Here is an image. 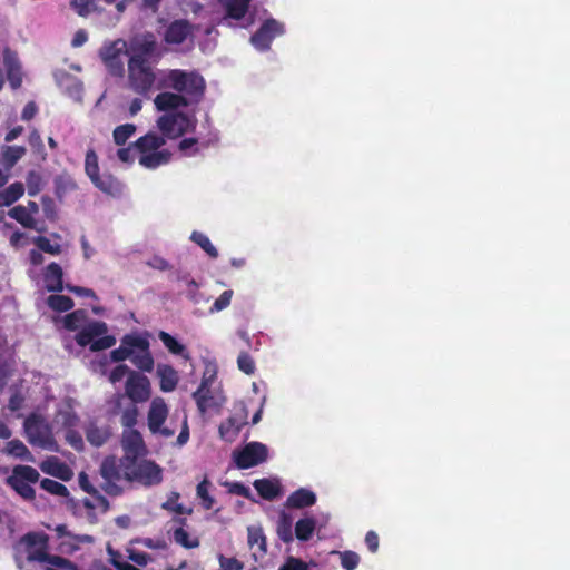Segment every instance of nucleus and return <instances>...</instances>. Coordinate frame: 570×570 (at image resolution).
I'll use <instances>...</instances> for the list:
<instances>
[{
    "label": "nucleus",
    "mask_w": 570,
    "mask_h": 570,
    "mask_svg": "<svg viewBox=\"0 0 570 570\" xmlns=\"http://www.w3.org/2000/svg\"><path fill=\"white\" fill-rule=\"evenodd\" d=\"M163 78L164 88L174 89L176 92L164 91L155 97L154 104L159 111L177 110L198 104L204 96L205 80L196 71L170 69L166 70Z\"/></svg>",
    "instance_id": "obj_1"
},
{
    "label": "nucleus",
    "mask_w": 570,
    "mask_h": 570,
    "mask_svg": "<svg viewBox=\"0 0 570 570\" xmlns=\"http://www.w3.org/2000/svg\"><path fill=\"white\" fill-rule=\"evenodd\" d=\"M147 426L153 435L165 440L174 436L179 428L180 431L175 442L178 448L184 446L189 440L187 415L177 411L170 415L168 404L160 396L154 397L149 404Z\"/></svg>",
    "instance_id": "obj_2"
},
{
    "label": "nucleus",
    "mask_w": 570,
    "mask_h": 570,
    "mask_svg": "<svg viewBox=\"0 0 570 570\" xmlns=\"http://www.w3.org/2000/svg\"><path fill=\"white\" fill-rule=\"evenodd\" d=\"M86 312L77 309L63 317V326L68 330H80L76 335V342L80 346L90 345L94 352L104 351L116 344V338L107 335V325L100 321L86 323Z\"/></svg>",
    "instance_id": "obj_3"
},
{
    "label": "nucleus",
    "mask_w": 570,
    "mask_h": 570,
    "mask_svg": "<svg viewBox=\"0 0 570 570\" xmlns=\"http://www.w3.org/2000/svg\"><path fill=\"white\" fill-rule=\"evenodd\" d=\"M166 70H155L140 53H132L128 61V86L142 97L164 88Z\"/></svg>",
    "instance_id": "obj_4"
},
{
    "label": "nucleus",
    "mask_w": 570,
    "mask_h": 570,
    "mask_svg": "<svg viewBox=\"0 0 570 570\" xmlns=\"http://www.w3.org/2000/svg\"><path fill=\"white\" fill-rule=\"evenodd\" d=\"M16 562L19 568L26 561L45 562L52 554L48 551V535L43 532H30L23 535L14 547Z\"/></svg>",
    "instance_id": "obj_5"
},
{
    "label": "nucleus",
    "mask_w": 570,
    "mask_h": 570,
    "mask_svg": "<svg viewBox=\"0 0 570 570\" xmlns=\"http://www.w3.org/2000/svg\"><path fill=\"white\" fill-rule=\"evenodd\" d=\"M193 399L202 414L223 405L225 397L220 387L216 385V371L214 368L206 367L199 387L193 393Z\"/></svg>",
    "instance_id": "obj_6"
},
{
    "label": "nucleus",
    "mask_w": 570,
    "mask_h": 570,
    "mask_svg": "<svg viewBox=\"0 0 570 570\" xmlns=\"http://www.w3.org/2000/svg\"><path fill=\"white\" fill-rule=\"evenodd\" d=\"M252 0H218L224 11L223 22L228 27L247 29L255 23L256 9Z\"/></svg>",
    "instance_id": "obj_7"
},
{
    "label": "nucleus",
    "mask_w": 570,
    "mask_h": 570,
    "mask_svg": "<svg viewBox=\"0 0 570 570\" xmlns=\"http://www.w3.org/2000/svg\"><path fill=\"white\" fill-rule=\"evenodd\" d=\"M124 478L127 482L155 487L163 481V469L151 460H135L124 464Z\"/></svg>",
    "instance_id": "obj_8"
},
{
    "label": "nucleus",
    "mask_w": 570,
    "mask_h": 570,
    "mask_svg": "<svg viewBox=\"0 0 570 570\" xmlns=\"http://www.w3.org/2000/svg\"><path fill=\"white\" fill-rule=\"evenodd\" d=\"M23 428L29 443L33 446L49 451L58 450L52 429L42 415L31 414L26 419Z\"/></svg>",
    "instance_id": "obj_9"
},
{
    "label": "nucleus",
    "mask_w": 570,
    "mask_h": 570,
    "mask_svg": "<svg viewBox=\"0 0 570 570\" xmlns=\"http://www.w3.org/2000/svg\"><path fill=\"white\" fill-rule=\"evenodd\" d=\"M258 29L250 36V45L259 52L271 49L275 38L285 35V23L271 17L267 10H263Z\"/></svg>",
    "instance_id": "obj_10"
},
{
    "label": "nucleus",
    "mask_w": 570,
    "mask_h": 570,
    "mask_svg": "<svg viewBox=\"0 0 570 570\" xmlns=\"http://www.w3.org/2000/svg\"><path fill=\"white\" fill-rule=\"evenodd\" d=\"M269 449L266 444L252 441L242 449L233 451V461L238 469H250L268 460Z\"/></svg>",
    "instance_id": "obj_11"
},
{
    "label": "nucleus",
    "mask_w": 570,
    "mask_h": 570,
    "mask_svg": "<svg viewBox=\"0 0 570 570\" xmlns=\"http://www.w3.org/2000/svg\"><path fill=\"white\" fill-rule=\"evenodd\" d=\"M39 472L29 465H17L8 478V484L23 499L33 500L35 490L31 483L39 480Z\"/></svg>",
    "instance_id": "obj_12"
},
{
    "label": "nucleus",
    "mask_w": 570,
    "mask_h": 570,
    "mask_svg": "<svg viewBox=\"0 0 570 570\" xmlns=\"http://www.w3.org/2000/svg\"><path fill=\"white\" fill-rule=\"evenodd\" d=\"M194 126V119L181 112L166 114L157 120V127L167 138H177Z\"/></svg>",
    "instance_id": "obj_13"
},
{
    "label": "nucleus",
    "mask_w": 570,
    "mask_h": 570,
    "mask_svg": "<svg viewBox=\"0 0 570 570\" xmlns=\"http://www.w3.org/2000/svg\"><path fill=\"white\" fill-rule=\"evenodd\" d=\"M126 343L135 346L130 356L131 363L144 372H151L154 368V358L149 352V342L141 335H126Z\"/></svg>",
    "instance_id": "obj_14"
},
{
    "label": "nucleus",
    "mask_w": 570,
    "mask_h": 570,
    "mask_svg": "<svg viewBox=\"0 0 570 570\" xmlns=\"http://www.w3.org/2000/svg\"><path fill=\"white\" fill-rule=\"evenodd\" d=\"M100 473L105 480V491L117 495L121 491L120 482L125 481L122 459L120 463L115 458H106L100 466Z\"/></svg>",
    "instance_id": "obj_15"
},
{
    "label": "nucleus",
    "mask_w": 570,
    "mask_h": 570,
    "mask_svg": "<svg viewBox=\"0 0 570 570\" xmlns=\"http://www.w3.org/2000/svg\"><path fill=\"white\" fill-rule=\"evenodd\" d=\"M56 532L59 538L58 549L62 554H73L85 546H91L95 541L94 537L73 533L63 524L57 525Z\"/></svg>",
    "instance_id": "obj_16"
},
{
    "label": "nucleus",
    "mask_w": 570,
    "mask_h": 570,
    "mask_svg": "<svg viewBox=\"0 0 570 570\" xmlns=\"http://www.w3.org/2000/svg\"><path fill=\"white\" fill-rule=\"evenodd\" d=\"M3 68L11 88L18 89L22 82L21 65L17 53L8 48L3 50L2 61L0 60V89L4 83Z\"/></svg>",
    "instance_id": "obj_17"
},
{
    "label": "nucleus",
    "mask_w": 570,
    "mask_h": 570,
    "mask_svg": "<svg viewBox=\"0 0 570 570\" xmlns=\"http://www.w3.org/2000/svg\"><path fill=\"white\" fill-rule=\"evenodd\" d=\"M126 50L127 42L122 39L107 42L101 47L99 56L114 75L122 72L124 66L121 62V55Z\"/></svg>",
    "instance_id": "obj_18"
},
{
    "label": "nucleus",
    "mask_w": 570,
    "mask_h": 570,
    "mask_svg": "<svg viewBox=\"0 0 570 570\" xmlns=\"http://www.w3.org/2000/svg\"><path fill=\"white\" fill-rule=\"evenodd\" d=\"M121 445L125 452L122 464L137 460L146 453V445L141 434L135 429H125Z\"/></svg>",
    "instance_id": "obj_19"
},
{
    "label": "nucleus",
    "mask_w": 570,
    "mask_h": 570,
    "mask_svg": "<svg viewBox=\"0 0 570 570\" xmlns=\"http://www.w3.org/2000/svg\"><path fill=\"white\" fill-rule=\"evenodd\" d=\"M125 390L126 395L134 403L146 402L151 394L150 382L148 377L137 372H130L126 381Z\"/></svg>",
    "instance_id": "obj_20"
},
{
    "label": "nucleus",
    "mask_w": 570,
    "mask_h": 570,
    "mask_svg": "<svg viewBox=\"0 0 570 570\" xmlns=\"http://www.w3.org/2000/svg\"><path fill=\"white\" fill-rule=\"evenodd\" d=\"M247 410L244 403L239 404V413H235L219 425V435L226 442L237 439L242 428L247 423Z\"/></svg>",
    "instance_id": "obj_21"
},
{
    "label": "nucleus",
    "mask_w": 570,
    "mask_h": 570,
    "mask_svg": "<svg viewBox=\"0 0 570 570\" xmlns=\"http://www.w3.org/2000/svg\"><path fill=\"white\" fill-rule=\"evenodd\" d=\"M55 79L60 89L75 101H81L83 87L81 81L66 71L55 72Z\"/></svg>",
    "instance_id": "obj_22"
},
{
    "label": "nucleus",
    "mask_w": 570,
    "mask_h": 570,
    "mask_svg": "<svg viewBox=\"0 0 570 570\" xmlns=\"http://www.w3.org/2000/svg\"><path fill=\"white\" fill-rule=\"evenodd\" d=\"M194 27L187 20L173 21L165 31V41L169 45H180L193 36Z\"/></svg>",
    "instance_id": "obj_23"
},
{
    "label": "nucleus",
    "mask_w": 570,
    "mask_h": 570,
    "mask_svg": "<svg viewBox=\"0 0 570 570\" xmlns=\"http://www.w3.org/2000/svg\"><path fill=\"white\" fill-rule=\"evenodd\" d=\"M79 485L85 492L91 494L92 497L91 499L83 500V503L88 509H100L102 511L107 510V499L99 494L98 490L94 488V485L90 483L89 476L85 472L79 474Z\"/></svg>",
    "instance_id": "obj_24"
},
{
    "label": "nucleus",
    "mask_w": 570,
    "mask_h": 570,
    "mask_svg": "<svg viewBox=\"0 0 570 570\" xmlns=\"http://www.w3.org/2000/svg\"><path fill=\"white\" fill-rule=\"evenodd\" d=\"M317 501L316 493L308 488H299L291 493L285 502L289 509H305L313 507Z\"/></svg>",
    "instance_id": "obj_25"
},
{
    "label": "nucleus",
    "mask_w": 570,
    "mask_h": 570,
    "mask_svg": "<svg viewBox=\"0 0 570 570\" xmlns=\"http://www.w3.org/2000/svg\"><path fill=\"white\" fill-rule=\"evenodd\" d=\"M163 392H173L178 384V372L168 364H158L156 370Z\"/></svg>",
    "instance_id": "obj_26"
},
{
    "label": "nucleus",
    "mask_w": 570,
    "mask_h": 570,
    "mask_svg": "<svg viewBox=\"0 0 570 570\" xmlns=\"http://www.w3.org/2000/svg\"><path fill=\"white\" fill-rule=\"evenodd\" d=\"M171 153L167 149L140 154L139 164L147 169H156L170 161Z\"/></svg>",
    "instance_id": "obj_27"
},
{
    "label": "nucleus",
    "mask_w": 570,
    "mask_h": 570,
    "mask_svg": "<svg viewBox=\"0 0 570 570\" xmlns=\"http://www.w3.org/2000/svg\"><path fill=\"white\" fill-rule=\"evenodd\" d=\"M40 469L43 473L59 478L61 480H69L71 471L67 464L61 462L56 456H50L40 463Z\"/></svg>",
    "instance_id": "obj_28"
},
{
    "label": "nucleus",
    "mask_w": 570,
    "mask_h": 570,
    "mask_svg": "<svg viewBox=\"0 0 570 570\" xmlns=\"http://www.w3.org/2000/svg\"><path fill=\"white\" fill-rule=\"evenodd\" d=\"M2 452L8 456L19 459L21 461L31 462V463L36 462L35 456L29 451V449L26 446V444L18 439L8 441L2 449Z\"/></svg>",
    "instance_id": "obj_29"
},
{
    "label": "nucleus",
    "mask_w": 570,
    "mask_h": 570,
    "mask_svg": "<svg viewBox=\"0 0 570 570\" xmlns=\"http://www.w3.org/2000/svg\"><path fill=\"white\" fill-rule=\"evenodd\" d=\"M317 522L314 514H305L295 523V538L304 542L311 540L317 529Z\"/></svg>",
    "instance_id": "obj_30"
},
{
    "label": "nucleus",
    "mask_w": 570,
    "mask_h": 570,
    "mask_svg": "<svg viewBox=\"0 0 570 570\" xmlns=\"http://www.w3.org/2000/svg\"><path fill=\"white\" fill-rule=\"evenodd\" d=\"M92 184L102 193L119 196L124 190L122 184L109 174L99 175L92 180Z\"/></svg>",
    "instance_id": "obj_31"
},
{
    "label": "nucleus",
    "mask_w": 570,
    "mask_h": 570,
    "mask_svg": "<svg viewBox=\"0 0 570 570\" xmlns=\"http://www.w3.org/2000/svg\"><path fill=\"white\" fill-rule=\"evenodd\" d=\"M43 281L46 287L50 292H60L63 289L62 284V268L57 263H51L47 266Z\"/></svg>",
    "instance_id": "obj_32"
},
{
    "label": "nucleus",
    "mask_w": 570,
    "mask_h": 570,
    "mask_svg": "<svg viewBox=\"0 0 570 570\" xmlns=\"http://www.w3.org/2000/svg\"><path fill=\"white\" fill-rule=\"evenodd\" d=\"M254 488L265 500H274L281 494V483L277 479L255 480Z\"/></svg>",
    "instance_id": "obj_33"
},
{
    "label": "nucleus",
    "mask_w": 570,
    "mask_h": 570,
    "mask_svg": "<svg viewBox=\"0 0 570 570\" xmlns=\"http://www.w3.org/2000/svg\"><path fill=\"white\" fill-rule=\"evenodd\" d=\"M156 46V38L149 32L137 36L132 41L134 53H140L146 59L154 53Z\"/></svg>",
    "instance_id": "obj_34"
},
{
    "label": "nucleus",
    "mask_w": 570,
    "mask_h": 570,
    "mask_svg": "<svg viewBox=\"0 0 570 570\" xmlns=\"http://www.w3.org/2000/svg\"><path fill=\"white\" fill-rule=\"evenodd\" d=\"M248 546L254 549V557L257 559L266 552V539L261 528L248 527Z\"/></svg>",
    "instance_id": "obj_35"
},
{
    "label": "nucleus",
    "mask_w": 570,
    "mask_h": 570,
    "mask_svg": "<svg viewBox=\"0 0 570 570\" xmlns=\"http://www.w3.org/2000/svg\"><path fill=\"white\" fill-rule=\"evenodd\" d=\"M276 533L278 538L285 542H293L295 538V529L293 530V520L287 513H281L276 522Z\"/></svg>",
    "instance_id": "obj_36"
},
{
    "label": "nucleus",
    "mask_w": 570,
    "mask_h": 570,
    "mask_svg": "<svg viewBox=\"0 0 570 570\" xmlns=\"http://www.w3.org/2000/svg\"><path fill=\"white\" fill-rule=\"evenodd\" d=\"M9 216L19 222L23 227L40 232L38 219L31 215L22 205H18L9 210Z\"/></svg>",
    "instance_id": "obj_37"
},
{
    "label": "nucleus",
    "mask_w": 570,
    "mask_h": 570,
    "mask_svg": "<svg viewBox=\"0 0 570 570\" xmlns=\"http://www.w3.org/2000/svg\"><path fill=\"white\" fill-rule=\"evenodd\" d=\"M165 145V139L155 132H148L136 141V147L140 154L154 150H160Z\"/></svg>",
    "instance_id": "obj_38"
},
{
    "label": "nucleus",
    "mask_w": 570,
    "mask_h": 570,
    "mask_svg": "<svg viewBox=\"0 0 570 570\" xmlns=\"http://www.w3.org/2000/svg\"><path fill=\"white\" fill-rule=\"evenodd\" d=\"M158 337L171 354L179 355L185 360L189 358V354L187 352L186 346L178 342L173 335H170L167 332L160 331L158 333Z\"/></svg>",
    "instance_id": "obj_39"
},
{
    "label": "nucleus",
    "mask_w": 570,
    "mask_h": 570,
    "mask_svg": "<svg viewBox=\"0 0 570 570\" xmlns=\"http://www.w3.org/2000/svg\"><path fill=\"white\" fill-rule=\"evenodd\" d=\"M189 239L195 243L197 246H199L210 258H217L218 257V250L217 248L212 244L208 236L202 232L194 230Z\"/></svg>",
    "instance_id": "obj_40"
},
{
    "label": "nucleus",
    "mask_w": 570,
    "mask_h": 570,
    "mask_svg": "<svg viewBox=\"0 0 570 570\" xmlns=\"http://www.w3.org/2000/svg\"><path fill=\"white\" fill-rule=\"evenodd\" d=\"M23 191L24 187L21 183L11 184L0 191V206H10L23 195Z\"/></svg>",
    "instance_id": "obj_41"
},
{
    "label": "nucleus",
    "mask_w": 570,
    "mask_h": 570,
    "mask_svg": "<svg viewBox=\"0 0 570 570\" xmlns=\"http://www.w3.org/2000/svg\"><path fill=\"white\" fill-rule=\"evenodd\" d=\"M210 488L212 483L206 478L199 482L196 488V494L200 499L203 508L206 510L213 509L215 504V499L209 494Z\"/></svg>",
    "instance_id": "obj_42"
},
{
    "label": "nucleus",
    "mask_w": 570,
    "mask_h": 570,
    "mask_svg": "<svg viewBox=\"0 0 570 570\" xmlns=\"http://www.w3.org/2000/svg\"><path fill=\"white\" fill-rule=\"evenodd\" d=\"M179 281L183 282L186 286L185 293L187 298L190 299L194 304L200 303L203 295L198 292V283L187 274L179 276Z\"/></svg>",
    "instance_id": "obj_43"
},
{
    "label": "nucleus",
    "mask_w": 570,
    "mask_h": 570,
    "mask_svg": "<svg viewBox=\"0 0 570 570\" xmlns=\"http://www.w3.org/2000/svg\"><path fill=\"white\" fill-rule=\"evenodd\" d=\"M135 132L136 126L132 124L117 126L112 132L114 141L116 145L122 146L135 135Z\"/></svg>",
    "instance_id": "obj_44"
},
{
    "label": "nucleus",
    "mask_w": 570,
    "mask_h": 570,
    "mask_svg": "<svg viewBox=\"0 0 570 570\" xmlns=\"http://www.w3.org/2000/svg\"><path fill=\"white\" fill-rule=\"evenodd\" d=\"M174 540L178 544L188 549L196 548L199 546L198 538L190 535L183 527L177 528L174 531Z\"/></svg>",
    "instance_id": "obj_45"
},
{
    "label": "nucleus",
    "mask_w": 570,
    "mask_h": 570,
    "mask_svg": "<svg viewBox=\"0 0 570 570\" xmlns=\"http://www.w3.org/2000/svg\"><path fill=\"white\" fill-rule=\"evenodd\" d=\"M26 154V148L22 146H7L2 153L3 160L10 169L19 159Z\"/></svg>",
    "instance_id": "obj_46"
},
{
    "label": "nucleus",
    "mask_w": 570,
    "mask_h": 570,
    "mask_svg": "<svg viewBox=\"0 0 570 570\" xmlns=\"http://www.w3.org/2000/svg\"><path fill=\"white\" fill-rule=\"evenodd\" d=\"M47 303L50 308L58 312L69 311L73 306L72 299L63 295H50Z\"/></svg>",
    "instance_id": "obj_47"
},
{
    "label": "nucleus",
    "mask_w": 570,
    "mask_h": 570,
    "mask_svg": "<svg viewBox=\"0 0 570 570\" xmlns=\"http://www.w3.org/2000/svg\"><path fill=\"white\" fill-rule=\"evenodd\" d=\"M41 489L47 491L48 493H51L53 495L67 498L69 495V491L67 487H65L62 483L55 481L52 479H43L40 482Z\"/></svg>",
    "instance_id": "obj_48"
},
{
    "label": "nucleus",
    "mask_w": 570,
    "mask_h": 570,
    "mask_svg": "<svg viewBox=\"0 0 570 570\" xmlns=\"http://www.w3.org/2000/svg\"><path fill=\"white\" fill-rule=\"evenodd\" d=\"M56 424H60L67 430L72 429L77 422L78 417L71 411V409H60L55 419Z\"/></svg>",
    "instance_id": "obj_49"
},
{
    "label": "nucleus",
    "mask_w": 570,
    "mask_h": 570,
    "mask_svg": "<svg viewBox=\"0 0 570 570\" xmlns=\"http://www.w3.org/2000/svg\"><path fill=\"white\" fill-rule=\"evenodd\" d=\"M233 296L234 292L232 289L224 291L210 306L209 314H215L226 309L230 305Z\"/></svg>",
    "instance_id": "obj_50"
},
{
    "label": "nucleus",
    "mask_w": 570,
    "mask_h": 570,
    "mask_svg": "<svg viewBox=\"0 0 570 570\" xmlns=\"http://www.w3.org/2000/svg\"><path fill=\"white\" fill-rule=\"evenodd\" d=\"M47 564L46 570H78L76 564L60 556H51Z\"/></svg>",
    "instance_id": "obj_51"
},
{
    "label": "nucleus",
    "mask_w": 570,
    "mask_h": 570,
    "mask_svg": "<svg viewBox=\"0 0 570 570\" xmlns=\"http://www.w3.org/2000/svg\"><path fill=\"white\" fill-rule=\"evenodd\" d=\"M85 168L90 180H95L99 176L98 157L94 150H88L86 154Z\"/></svg>",
    "instance_id": "obj_52"
},
{
    "label": "nucleus",
    "mask_w": 570,
    "mask_h": 570,
    "mask_svg": "<svg viewBox=\"0 0 570 570\" xmlns=\"http://www.w3.org/2000/svg\"><path fill=\"white\" fill-rule=\"evenodd\" d=\"M132 348H135V346L127 344L126 336H124V338L121 340L120 346L118 348L111 351V353H110L111 361L112 362H121L127 358L130 360V356L132 354Z\"/></svg>",
    "instance_id": "obj_53"
},
{
    "label": "nucleus",
    "mask_w": 570,
    "mask_h": 570,
    "mask_svg": "<svg viewBox=\"0 0 570 570\" xmlns=\"http://www.w3.org/2000/svg\"><path fill=\"white\" fill-rule=\"evenodd\" d=\"M33 243L37 245L38 249L51 255H57L61 250V246L58 243H51L50 239L43 236L36 237Z\"/></svg>",
    "instance_id": "obj_54"
},
{
    "label": "nucleus",
    "mask_w": 570,
    "mask_h": 570,
    "mask_svg": "<svg viewBox=\"0 0 570 570\" xmlns=\"http://www.w3.org/2000/svg\"><path fill=\"white\" fill-rule=\"evenodd\" d=\"M71 9L80 17H87L94 10L95 0H70Z\"/></svg>",
    "instance_id": "obj_55"
},
{
    "label": "nucleus",
    "mask_w": 570,
    "mask_h": 570,
    "mask_svg": "<svg viewBox=\"0 0 570 570\" xmlns=\"http://www.w3.org/2000/svg\"><path fill=\"white\" fill-rule=\"evenodd\" d=\"M341 559V566L345 570H355L360 563V557L354 551L337 552Z\"/></svg>",
    "instance_id": "obj_56"
},
{
    "label": "nucleus",
    "mask_w": 570,
    "mask_h": 570,
    "mask_svg": "<svg viewBox=\"0 0 570 570\" xmlns=\"http://www.w3.org/2000/svg\"><path fill=\"white\" fill-rule=\"evenodd\" d=\"M107 436L108 434L105 430L98 429L96 426H90L87 430V439L95 446H100L104 444L107 440Z\"/></svg>",
    "instance_id": "obj_57"
},
{
    "label": "nucleus",
    "mask_w": 570,
    "mask_h": 570,
    "mask_svg": "<svg viewBox=\"0 0 570 570\" xmlns=\"http://www.w3.org/2000/svg\"><path fill=\"white\" fill-rule=\"evenodd\" d=\"M179 493L170 492L167 500L161 504V508L168 511H174L178 514L185 513L183 504L178 503Z\"/></svg>",
    "instance_id": "obj_58"
},
{
    "label": "nucleus",
    "mask_w": 570,
    "mask_h": 570,
    "mask_svg": "<svg viewBox=\"0 0 570 570\" xmlns=\"http://www.w3.org/2000/svg\"><path fill=\"white\" fill-rule=\"evenodd\" d=\"M278 570H309V564L299 558L289 556L286 558L284 564Z\"/></svg>",
    "instance_id": "obj_59"
},
{
    "label": "nucleus",
    "mask_w": 570,
    "mask_h": 570,
    "mask_svg": "<svg viewBox=\"0 0 570 570\" xmlns=\"http://www.w3.org/2000/svg\"><path fill=\"white\" fill-rule=\"evenodd\" d=\"M238 368L245 374H253L255 372V363L248 353H240L237 358Z\"/></svg>",
    "instance_id": "obj_60"
},
{
    "label": "nucleus",
    "mask_w": 570,
    "mask_h": 570,
    "mask_svg": "<svg viewBox=\"0 0 570 570\" xmlns=\"http://www.w3.org/2000/svg\"><path fill=\"white\" fill-rule=\"evenodd\" d=\"M138 151L136 147V142L128 147H122L117 150L118 159L124 164H132L136 158V153Z\"/></svg>",
    "instance_id": "obj_61"
},
{
    "label": "nucleus",
    "mask_w": 570,
    "mask_h": 570,
    "mask_svg": "<svg viewBox=\"0 0 570 570\" xmlns=\"http://www.w3.org/2000/svg\"><path fill=\"white\" fill-rule=\"evenodd\" d=\"M138 410L136 405L126 409L121 414V423L126 429H132L137 423Z\"/></svg>",
    "instance_id": "obj_62"
},
{
    "label": "nucleus",
    "mask_w": 570,
    "mask_h": 570,
    "mask_svg": "<svg viewBox=\"0 0 570 570\" xmlns=\"http://www.w3.org/2000/svg\"><path fill=\"white\" fill-rule=\"evenodd\" d=\"M219 570H243L244 563L236 558H227L223 554L218 556Z\"/></svg>",
    "instance_id": "obj_63"
},
{
    "label": "nucleus",
    "mask_w": 570,
    "mask_h": 570,
    "mask_svg": "<svg viewBox=\"0 0 570 570\" xmlns=\"http://www.w3.org/2000/svg\"><path fill=\"white\" fill-rule=\"evenodd\" d=\"M225 487H227L229 493L237 494L247 499L252 498L250 489L240 482H226Z\"/></svg>",
    "instance_id": "obj_64"
}]
</instances>
